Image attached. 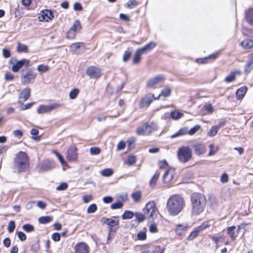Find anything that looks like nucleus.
<instances>
[{
  "mask_svg": "<svg viewBox=\"0 0 253 253\" xmlns=\"http://www.w3.org/2000/svg\"><path fill=\"white\" fill-rule=\"evenodd\" d=\"M89 247L85 243L80 242L75 246L72 253H89Z\"/></svg>",
  "mask_w": 253,
  "mask_h": 253,
  "instance_id": "nucleus-14",
  "label": "nucleus"
},
{
  "mask_svg": "<svg viewBox=\"0 0 253 253\" xmlns=\"http://www.w3.org/2000/svg\"><path fill=\"white\" fill-rule=\"evenodd\" d=\"M15 228V222L13 220L9 221L8 225V227H7V229H8V232L9 233L13 232V231L14 230Z\"/></svg>",
  "mask_w": 253,
  "mask_h": 253,
  "instance_id": "nucleus-55",
  "label": "nucleus"
},
{
  "mask_svg": "<svg viewBox=\"0 0 253 253\" xmlns=\"http://www.w3.org/2000/svg\"><path fill=\"white\" fill-rule=\"evenodd\" d=\"M247 89L248 88L246 86H242L238 89L236 92L237 98L238 100L243 99L247 91Z\"/></svg>",
  "mask_w": 253,
  "mask_h": 253,
  "instance_id": "nucleus-28",
  "label": "nucleus"
},
{
  "mask_svg": "<svg viewBox=\"0 0 253 253\" xmlns=\"http://www.w3.org/2000/svg\"><path fill=\"white\" fill-rule=\"evenodd\" d=\"M219 55L218 53L211 54L208 56L198 58L196 59V62L198 64H206L214 60Z\"/></svg>",
  "mask_w": 253,
  "mask_h": 253,
  "instance_id": "nucleus-19",
  "label": "nucleus"
},
{
  "mask_svg": "<svg viewBox=\"0 0 253 253\" xmlns=\"http://www.w3.org/2000/svg\"><path fill=\"white\" fill-rule=\"evenodd\" d=\"M134 216L138 222H142L146 218L144 214L139 212H135Z\"/></svg>",
  "mask_w": 253,
  "mask_h": 253,
  "instance_id": "nucleus-42",
  "label": "nucleus"
},
{
  "mask_svg": "<svg viewBox=\"0 0 253 253\" xmlns=\"http://www.w3.org/2000/svg\"><path fill=\"white\" fill-rule=\"evenodd\" d=\"M155 210L156 207L154 202H149L145 205L143 211L146 218L149 219H153Z\"/></svg>",
  "mask_w": 253,
  "mask_h": 253,
  "instance_id": "nucleus-11",
  "label": "nucleus"
},
{
  "mask_svg": "<svg viewBox=\"0 0 253 253\" xmlns=\"http://www.w3.org/2000/svg\"><path fill=\"white\" fill-rule=\"evenodd\" d=\"M31 89L29 87H26L22 90L19 94V102H23L26 101L30 97Z\"/></svg>",
  "mask_w": 253,
  "mask_h": 253,
  "instance_id": "nucleus-20",
  "label": "nucleus"
},
{
  "mask_svg": "<svg viewBox=\"0 0 253 253\" xmlns=\"http://www.w3.org/2000/svg\"><path fill=\"white\" fill-rule=\"evenodd\" d=\"M52 153H54L58 158L59 162L61 163L62 165H65L66 162L65 161L63 157L61 156V155L56 150H53Z\"/></svg>",
  "mask_w": 253,
  "mask_h": 253,
  "instance_id": "nucleus-49",
  "label": "nucleus"
},
{
  "mask_svg": "<svg viewBox=\"0 0 253 253\" xmlns=\"http://www.w3.org/2000/svg\"><path fill=\"white\" fill-rule=\"evenodd\" d=\"M55 162L48 159L42 161L38 165V168L40 171H48L55 168Z\"/></svg>",
  "mask_w": 253,
  "mask_h": 253,
  "instance_id": "nucleus-13",
  "label": "nucleus"
},
{
  "mask_svg": "<svg viewBox=\"0 0 253 253\" xmlns=\"http://www.w3.org/2000/svg\"><path fill=\"white\" fill-rule=\"evenodd\" d=\"M131 55V52L128 50H126L125 51L123 56V61L124 62H127L130 56Z\"/></svg>",
  "mask_w": 253,
  "mask_h": 253,
  "instance_id": "nucleus-50",
  "label": "nucleus"
},
{
  "mask_svg": "<svg viewBox=\"0 0 253 253\" xmlns=\"http://www.w3.org/2000/svg\"><path fill=\"white\" fill-rule=\"evenodd\" d=\"M52 220V217L49 216H41L39 217L38 220L41 224H46Z\"/></svg>",
  "mask_w": 253,
  "mask_h": 253,
  "instance_id": "nucleus-40",
  "label": "nucleus"
},
{
  "mask_svg": "<svg viewBox=\"0 0 253 253\" xmlns=\"http://www.w3.org/2000/svg\"><path fill=\"white\" fill-rule=\"evenodd\" d=\"M54 18V14L52 11L49 9H44L42 11V14L38 17L40 21H45L48 22Z\"/></svg>",
  "mask_w": 253,
  "mask_h": 253,
  "instance_id": "nucleus-15",
  "label": "nucleus"
},
{
  "mask_svg": "<svg viewBox=\"0 0 253 253\" xmlns=\"http://www.w3.org/2000/svg\"><path fill=\"white\" fill-rule=\"evenodd\" d=\"M51 238L55 242L59 241L60 240V234L57 232L54 233L51 235Z\"/></svg>",
  "mask_w": 253,
  "mask_h": 253,
  "instance_id": "nucleus-62",
  "label": "nucleus"
},
{
  "mask_svg": "<svg viewBox=\"0 0 253 253\" xmlns=\"http://www.w3.org/2000/svg\"><path fill=\"white\" fill-rule=\"evenodd\" d=\"M210 225H211L209 224L208 221L204 222L200 225L194 229V230L188 236L187 240H192L194 239L198 235L201 231L206 229L207 228L209 227Z\"/></svg>",
  "mask_w": 253,
  "mask_h": 253,
  "instance_id": "nucleus-12",
  "label": "nucleus"
},
{
  "mask_svg": "<svg viewBox=\"0 0 253 253\" xmlns=\"http://www.w3.org/2000/svg\"><path fill=\"white\" fill-rule=\"evenodd\" d=\"M17 236L19 240L21 241H24L26 239V236L25 234L22 231H18L17 232Z\"/></svg>",
  "mask_w": 253,
  "mask_h": 253,
  "instance_id": "nucleus-64",
  "label": "nucleus"
},
{
  "mask_svg": "<svg viewBox=\"0 0 253 253\" xmlns=\"http://www.w3.org/2000/svg\"><path fill=\"white\" fill-rule=\"evenodd\" d=\"M185 205L183 198L178 194H174L168 199L166 207L170 215L175 216L182 211Z\"/></svg>",
  "mask_w": 253,
  "mask_h": 253,
  "instance_id": "nucleus-1",
  "label": "nucleus"
},
{
  "mask_svg": "<svg viewBox=\"0 0 253 253\" xmlns=\"http://www.w3.org/2000/svg\"><path fill=\"white\" fill-rule=\"evenodd\" d=\"M79 93V90L78 88L72 89L69 93L70 98L72 99L76 98Z\"/></svg>",
  "mask_w": 253,
  "mask_h": 253,
  "instance_id": "nucleus-52",
  "label": "nucleus"
},
{
  "mask_svg": "<svg viewBox=\"0 0 253 253\" xmlns=\"http://www.w3.org/2000/svg\"><path fill=\"white\" fill-rule=\"evenodd\" d=\"M14 79V75L9 72H7L4 75V79L6 81H12Z\"/></svg>",
  "mask_w": 253,
  "mask_h": 253,
  "instance_id": "nucleus-57",
  "label": "nucleus"
},
{
  "mask_svg": "<svg viewBox=\"0 0 253 253\" xmlns=\"http://www.w3.org/2000/svg\"><path fill=\"white\" fill-rule=\"evenodd\" d=\"M23 229L27 232H31L34 230V227L30 224H25L22 226Z\"/></svg>",
  "mask_w": 253,
  "mask_h": 253,
  "instance_id": "nucleus-45",
  "label": "nucleus"
},
{
  "mask_svg": "<svg viewBox=\"0 0 253 253\" xmlns=\"http://www.w3.org/2000/svg\"><path fill=\"white\" fill-rule=\"evenodd\" d=\"M137 239L138 240L143 241L146 239V232L141 231L138 233L137 235Z\"/></svg>",
  "mask_w": 253,
  "mask_h": 253,
  "instance_id": "nucleus-58",
  "label": "nucleus"
},
{
  "mask_svg": "<svg viewBox=\"0 0 253 253\" xmlns=\"http://www.w3.org/2000/svg\"><path fill=\"white\" fill-rule=\"evenodd\" d=\"M209 152L208 154L209 156L214 155L218 151V147L212 144H211L209 145Z\"/></svg>",
  "mask_w": 253,
  "mask_h": 253,
  "instance_id": "nucleus-41",
  "label": "nucleus"
},
{
  "mask_svg": "<svg viewBox=\"0 0 253 253\" xmlns=\"http://www.w3.org/2000/svg\"><path fill=\"white\" fill-rule=\"evenodd\" d=\"M170 115V117L173 120H178L183 116V113L175 111L171 112Z\"/></svg>",
  "mask_w": 253,
  "mask_h": 253,
  "instance_id": "nucleus-36",
  "label": "nucleus"
},
{
  "mask_svg": "<svg viewBox=\"0 0 253 253\" xmlns=\"http://www.w3.org/2000/svg\"><path fill=\"white\" fill-rule=\"evenodd\" d=\"M113 218H108L103 217L102 218V221L104 224L108 226L110 232H116L119 228V220L117 216H114Z\"/></svg>",
  "mask_w": 253,
  "mask_h": 253,
  "instance_id": "nucleus-8",
  "label": "nucleus"
},
{
  "mask_svg": "<svg viewBox=\"0 0 253 253\" xmlns=\"http://www.w3.org/2000/svg\"><path fill=\"white\" fill-rule=\"evenodd\" d=\"M240 45L244 49H249L253 47V40L246 39L240 42Z\"/></svg>",
  "mask_w": 253,
  "mask_h": 253,
  "instance_id": "nucleus-29",
  "label": "nucleus"
},
{
  "mask_svg": "<svg viewBox=\"0 0 253 253\" xmlns=\"http://www.w3.org/2000/svg\"><path fill=\"white\" fill-rule=\"evenodd\" d=\"M240 227L238 226L237 229H236V227L235 226H232L229 227L226 231V232L228 235L230 237L232 240H234L236 237L238 235V231L240 230Z\"/></svg>",
  "mask_w": 253,
  "mask_h": 253,
  "instance_id": "nucleus-25",
  "label": "nucleus"
},
{
  "mask_svg": "<svg viewBox=\"0 0 253 253\" xmlns=\"http://www.w3.org/2000/svg\"><path fill=\"white\" fill-rule=\"evenodd\" d=\"M157 130V126L153 122L145 123L142 126L136 129V133L139 135H149Z\"/></svg>",
  "mask_w": 253,
  "mask_h": 253,
  "instance_id": "nucleus-7",
  "label": "nucleus"
},
{
  "mask_svg": "<svg viewBox=\"0 0 253 253\" xmlns=\"http://www.w3.org/2000/svg\"><path fill=\"white\" fill-rule=\"evenodd\" d=\"M235 78L236 73L233 72L225 78L224 81L226 83H230L234 81Z\"/></svg>",
  "mask_w": 253,
  "mask_h": 253,
  "instance_id": "nucleus-43",
  "label": "nucleus"
},
{
  "mask_svg": "<svg viewBox=\"0 0 253 253\" xmlns=\"http://www.w3.org/2000/svg\"><path fill=\"white\" fill-rule=\"evenodd\" d=\"M138 4V2L136 0H129L126 3V6L128 8L132 9L136 6Z\"/></svg>",
  "mask_w": 253,
  "mask_h": 253,
  "instance_id": "nucleus-47",
  "label": "nucleus"
},
{
  "mask_svg": "<svg viewBox=\"0 0 253 253\" xmlns=\"http://www.w3.org/2000/svg\"><path fill=\"white\" fill-rule=\"evenodd\" d=\"M61 106V104L58 103H54L48 105H41L37 109V112L39 114L48 113Z\"/></svg>",
  "mask_w": 253,
  "mask_h": 253,
  "instance_id": "nucleus-10",
  "label": "nucleus"
},
{
  "mask_svg": "<svg viewBox=\"0 0 253 253\" xmlns=\"http://www.w3.org/2000/svg\"><path fill=\"white\" fill-rule=\"evenodd\" d=\"M192 148L194 150L195 154L198 156L204 154L207 150L205 144L201 143L193 144L192 145Z\"/></svg>",
  "mask_w": 253,
  "mask_h": 253,
  "instance_id": "nucleus-18",
  "label": "nucleus"
},
{
  "mask_svg": "<svg viewBox=\"0 0 253 253\" xmlns=\"http://www.w3.org/2000/svg\"><path fill=\"white\" fill-rule=\"evenodd\" d=\"M36 77V72L33 69L27 67L26 69L22 70L21 81L24 84H32Z\"/></svg>",
  "mask_w": 253,
  "mask_h": 253,
  "instance_id": "nucleus-5",
  "label": "nucleus"
},
{
  "mask_svg": "<svg viewBox=\"0 0 253 253\" xmlns=\"http://www.w3.org/2000/svg\"><path fill=\"white\" fill-rule=\"evenodd\" d=\"M37 70L41 73H44L49 70V67L47 65L44 64H41L37 67Z\"/></svg>",
  "mask_w": 253,
  "mask_h": 253,
  "instance_id": "nucleus-51",
  "label": "nucleus"
},
{
  "mask_svg": "<svg viewBox=\"0 0 253 253\" xmlns=\"http://www.w3.org/2000/svg\"><path fill=\"white\" fill-rule=\"evenodd\" d=\"M174 175V170L172 169L167 170L163 176V182L168 184H171Z\"/></svg>",
  "mask_w": 253,
  "mask_h": 253,
  "instance_id": "nucleus-17",
  "label": "nucleus"
},
{
  "mask_svg": "<svg viewBox=\"0 0 253 253\" xmlns=\"http://www.w3.org/2000/svg\"><path fill=\"white\" fill-rule=\"evenodd\" d=\"M136 162L135 156L133 155H130L127 157V164L129 166H132Z\"/></svg>",
  "mask_w": 253,
  "mask_h": 253,
  "instance_id": "nucleus-53",
  "label": "nucleus"
},
{
  "mask_svg": "<svg viewBox=\"0 0 253 253\" xmlns=\"http://www.w3.org/2000/svg\"><path fill=\"white\" fill-rule=\"evenodd\" d=\"M101 173L102 175L108 177L113 174V170L111 169H105L101 171Z\"/></svg>",
  "mask_w": 253,
  "mask_h": 253,
  "instance_id": "nucleus-44",
  "label": "nucleus"
},
{
  "mask_svg": "<svg viewBox=\"0 0 253 253\" xmlns=\"http://www.w3.org/2000/svg\"><path fill=\"white\" fill-rule=\"evenodd\" d=\"M2 55L4 58H7L11 55L10 51L7 48H3L2 49Z\"/></svg>",
  "mask_w": 253,
  "mask_h": 253,
  "instance_id": "nucleus-63",
  "label": "nucleus"
},
{
  "mask_svg": "<svg viewBox=\"0 0 253 253\" xmlns=\"http://www.w3.org/2000/svg\"><path fill=\"white\" fill-rule=\"evenodd\" d=\"M86 72L90 78H98L101 76L100 69L95 66L89 67L86 69Z\"/></svg>",
  "mask_w": 253,
  "mask_h": 253,
  "instance_id": "nucleus-16",
  "label": "nucleus"
},
{
  "mask_svg": "<svg viewBox=\"0 0 253 253\" xmlns=\"http://www.w3.org/2000/svg\"><path fill=\"white\" fill-rule=\"evenodd\" d=\"M100 153V149L98 147H91L90 148V153L91 155H97Z\"/></svg>",
  "mask_w": 253,
  "mask_h": 253,
  "instance_id": "nucleus-60",
  "label": "nucleus"
},
{
  "mask_svg": "<svg viewBox=\"0 0 253 253\" xmlns=\"http://www.w3.org/2000/svg\"><path fill=\"white\" fill-rule=\"evenodd\" d=\"M243 34L250 37L253 38V30L250 28H244L242 31Z\"/></svg>",
  "mask_w": 253,
  "mask_h": 253,
  "instance_id": "nucleus-46",
  "label": "nucleus"
},
{
  "mask_svg": "<svg viewBox=\"0 0 253 253\" xmlns=\"http://www.w3.org/2000/svg\"><path fill=\"white\" fill-rule=\"evenodd\" d=\"M68 188V184L67 183L63 182L60 183L56 188L58 191L65 190Z\"/></svg>",
  "mask_w": 253,
  "mask_h": 253,
  "instance_id": "nucleus-59",
  "label": "nucleus"
},
{
  "mask_svg": "<svg viewBox=\"0 0 253 253\" xmlns=\"http://www.w3.org/2000/svg\"><path fill=\"white\" fill-rule=\"evenodd\" d=\"M134 216V213L130 211H126L122 214L123 219H129Z\"/></svg>",
  "mask_w": 253,
  "mask_h": 253,
  "instance_id": "nucleus-35",
  "label": "nucleus"
},
{
  "mask_svg": "<svg viewBox=\"0 0 253 253\" xmlns=\"http://www.w3.org/2000/svg\"><path fill=\"white\" fill-rule=\"evenodd\" d=\"M179 161L182 163L188 162L192 158V151L189 147L183 146L179 148L177 151Z\"/></svg>",
  "mask_w": 253,
  "mask_h": 253,
  "instance_id": "nucleus-6",
  "label": "nucleus"
},
{
  "mask_svg": "<svg viewBox=\"0 0 253 253\" xmlns=\"http://www.w3.org/2000/svg\"><path fill=\"white\" fill-rule=\"evenodd\" d=\"M164 79V77L162 75H157L152 78L150 79L147 83V86L149 87H152L154 85L159 84L161 81Z\"/></svg>",
  "mask_w": 253,
  "mask_h": 253,
  "instance_id": "nucleus-21",
  "label": "nucleus"
},
{
  "mask_svg": "<svg viewBox=\"0 0 253 253\" xmlns=\"http://www.w3.org/2000/svg\"><path fill=\"white\" fill-rule=\"evenodd\" d=\"M200 128V126L199 125H196L191 128L189 130H188V134L190 135H192L194 134L197 131H198Z\"/></svg>",
  "mask_w": 253,
  "mask_h": 253,
  "instance_id": "nucleus-56",
  "label": "nucleus"
},
{
  "mask_svg": "<svg viewBox=\"0 0 253 253\" xmlns=\"http://www.w3.org/2000/svg\"><path fill=\"white\" fill-rule=\"evenodd\" d=\"M160 172L156 171L150 181V186L154 188L160 176Z\"/></svg>",
  "mask_w": 253,
  "mask_h": 253,
  "instance_id": "nucleus-31",
  "label": "nucleus"
},
{
  "mask_svg": "<svg viewBox=\"0 0 253 253\" xmlns=\"http://www.w3.org/2000/svg\"><path fill=\"white\" fill-rule=\"evenodd\" d=\"M16 50L18 52H20V53H21V52L27 53L28 52V47L25 44H22L20 42H18Z\"/></svg>",
  "mask_w": 253,
  "mask_h": 253,
  "instance_id": "nucleus-32",
  "label": "nucleus"
},
{
  "mask_svg": "<svg viewBox=\"0 0 253 253\" xmlns=\"http://www.w3.org/2000/svg\"><path fill=\"white\" fill-rule=\"evenodd\" d=\"M67 159L69 161H75L77 158V149L75 147H71L67 151Z\"/></svg>",
  "mask_w": 253,
  "mask_h": 253,
  "instance_id": "nucleus-24",
  "label": "nucleus"
},
{
  "mask_svg": "<svg viewBox=\"0 0 253 253\" xmlns=\"http://www.w3.org/2000/svg\"><path fill=\"white\" fill-rule=\"evenodd\" d=\"M253 69V53L251 54L248 59L245 67V71L249 73Z\"/></svg>",
  "mask_w": 253,
  "mask_h": 253,
  "instance_id": "nucleus-30",
  "label": "nucleus"
},
{
  "mask_svg": "<svg viewBox=\"0 0 253 253\" xmlns=\"http://www.w3.org/2000/svg\"><path fill=\"white\" fill-rule=\"evenodd\" d=\"M14 165L15 167L17 168L18 172L25 171L29 166L27 154L25 152L20 151L15 159Z\"/></svg>",
  "mask_w": 253,
  "mask_h": 253,
  "instance_id": "nucleus-3",
  "label": "nucleus"
},
{
  "mask_svg": "<svg viewBox=\"0 0 253 253\" xmlns=\"http://www.w3.org/2000/svg\"><path fill=\"white\" fill-rule=\"evenodd\" d=\"M245 18L250 25H253V8H249L245 12Z\"/></svg>",
  "mask_w": 253,
  "mask_h": 253,
  "instance_id": "nucleus-27",
  "label": "nucleus"
},
{
  "mask_svg": "<svg viewBox=\"0 0 253 253\" xmlns=\"http://www.w3.org/2000/svg\"><path fill=\"white\" fill-rule=\"evenodd\" d=\"M81 29V25L79 20H76L74 23L73 25L70 28V30L74 31L76 33L77 31L79 29Z\"/></svg>",
  "mask_w": 253,
  "mask_h": 253,
  "instance_id": "nucleus-37",
  "label": "nucleus"
},
{
  "mask_svg": "<svg viewBox=\"0 0 253 253\" xmlns=\"http://www.w3.org/2000/svg\"><path fill=\"white\" fill-rule=\"evenodd\" d=\"M188 133V130L187 127H183L180 129L176 133L171 135L172 138H174L180 135H183Z\"/></svg>",
  "mask_w": 253,
  "mask_h": 253,
  "instance_id": "nucleus-34",
  "label": "nucleus"
},
{
  "mask_svg": "<svg viewBox=\"0 0 253 253\" xmlns=\"http://www.w3.org/2000/svg\"><path fill=\"white\" fill-rule=\"evenodd\" d=\"M97 207L95 204H92L87 208V212L88 213H93L97 210Z\"/></svg>",
  "mask_w": 253,
  "mask_h": 253,
  "instance_id": "nucleus-48",
  "label": "nucleus"
},
{
  "mask_svg": "<svg viewBox=\"0 0 253 253\" xmlns=\"http://www.w3.org/2000/svg\"><path fill=\"white\" fill-rule=\"evenodd\" d=\"M123 206V204L120 202L118 201L117 202L114 203L111 205V208L113 210L121 209Z\"/></svg>",
  "mask_w": 253,
  "mask_h": 253,
  "instance_id": "nucleus-54",
  "label": "nucleus"
},
{
  "mask_svg": "<svg viewBox=\"0 0 253 253\" xmlns=\"http://www.w3.org/2000/svg\"><path fill=\"white\" fill-rule=\"evenodd\" d=\"M190 200L192 214L199 215L204 211L206 206L207 200L205 196L201 193H193L191 195Z\"/></svg>",
  "mask_w": 253,
  "mask_h": 253,
  "instance_id": "nucleus-2",
  "label": "nucleus"
},
{
  "mask_svg": "<svg viewBox=\"0 0 253 253\" xmlns=\"http://www.w3.org/2000/svg\"><path fill=\"white\" fill-rule=\"evenodd\" d=\"M159 166L161 169H166L168 167V164L166 160H164L159 162Z\"/></svg>",
  "mask_w": 253,
  "mask_h": 253,
  "instance_id": "nucleus-61",
  "label": "nucleus"
},
{
  "mask_svg": "<svg viewBox=\"0 0 253 253\" xmlns=\"http://www.w3.org/2000/svg\"><path fill=\"white\" fill-rule=\"evenodd\" d=\"M157 44L156 42L152 41L145 45L143 47L137 49L134 54V56L133 59V63L134 64L139 63L141 59V55L143 54L146 53L147 51H150L154 48Z\"/></svg>",
  "mask_w": 253,
  "mask_h": 253,
  "instance_id": "nucleus-4",
  "label": "nucleus"
},
{
  "mask_svg": "<svg viewBox=\"0 0 253 253\" xmlns=\"http://www.w3.org/2000/svg\"><path fill=\"white\" fill-rule=\"evenodd\" d=\"M15 61V59L11 58L9 61V64H13L11 67V70L13 72H18L23 66L26 68L30 66V61L25 58H23L21 60L17 61L15 64H14L12 60Z\"/></svg>",
  "mask_w": 253,
  "mask_h": 253,
  "instance_id": "nucleus-9",
  "label": "nucleus"
},
{
  "mask_svg": "<svg viewBox=\"0 0 253 253\" xmlns=\"http://www.w3.org/2000/svg\"><path fill=\"white\" fill-rule=\"evenodd\" d=\"M221 123H219L217 126H213L210 129V130L208 132V135L210 136H214L217 132V131L220 127V125Z\"/></svg>",
  "mask_w": 253,
  "mask_h": 253,
  "instance_id": "nucleus-33",
  "label": "nucleus"
},
{
  "mask_svg": "<svg viewBox=\"0 0 253 253\" xmlns=\"http://www.w3.org/2000/svg\"><path fill=\"white\" fill-rule=\"evenodd\" d=\"M154 94L148 95L142 98L140 102V107L145 108L148 107L153 100Z\"/></svg>",
  "mask_w": 253,
  "mask_h": 253,
  "instance_id": "nucleus-22",
  "label": "nucleus"
},
{
  "mask_svg": "<svg viewBox=\"0 0 253 253\" xmlns=\"http://www.w3.org/2000/svg\"><path fill=\"white\" fill-rule=\"evenodd\" d=\"M171 93V89L168 87L166 86L164 89H163L160 93V95L166 98L169 97Z\"/></svg>",
  "mask_w": 253,
  "mask_h": 253,
  "instance_id": "nucleus-39",
  "label": "nucleus"
},
{
  "mask_svg": "<svg viewBox=\"0 0 253 253\" xmlns=\"http://www.w3.org/2000/svg\"><path fill=\"white\" fill-rule=\"evenodd\" d=\"M131 197L134 202L138 203L141 199V192L140 191L134 192L132 194Z\"/></svg>",
  "mask_w": 253,
  "mask_h": 253,
  "instance_id": "nucleus-38",
  "label": "nucleus"
},
{
  "mask_svg": "<svg viewBox=\"0 0 253 253\" xmlns=\"http://www.w3.org/2000/svg\"><path fill=\"white\" fill-rule=\"evenodd\" d=\"M83 48L85 49L84 43V42H76L72 43L70 46L71 51L75 54H79L80 52V49Z\"/></svg>",
  "mask_w": 253,
  "mask_h": 253,
  "instance_id": "nucleus-26",
  "label": "nucleus"
},
{
  "mask_svg": "<svg viewBox=\"0 0 253 253\" xmlns=\"http://www.w3.org/2000/svg\"><path fill=\"white\" fill-rule=\"evenodd\" d=\"M188 225L186 223L179 224L175 229L176 234L179 236L184 235L187 231Z\"/></svg>",
  "mask_w": 253,
  "mask_h": 253,
  "instance_id": "nucleus-23",
  "label": "nucleus"
}]
</instances>
